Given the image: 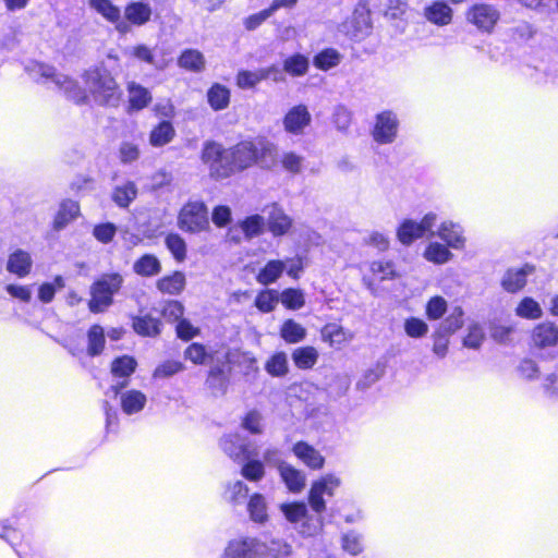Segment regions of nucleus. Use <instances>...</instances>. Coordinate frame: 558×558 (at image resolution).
I'll return each instance as SVG.
<instances>
[{
    "label": "nucleus",
    "mask_w": 558,
    "mask_h": 558,
    "mask_svg": "<svg viewBox=\"0 0 558 558\" xmlns=\"http://www.w3.org/2000/svg\"><path fill=\"white\" fill-rule=\"evenodd\" d=\"M202 159L210 177L220 180L254 163L269 168L276 161V148L266 142H236L232 148L226 149L219 142H207Z\"/></svg>",
    "instance_id": "obj_1"
},
{
    "label": "nucleus",
    "mask_w": 558,
    "mask_h": 558,
    "mask_svg": "<svg viewBox=\"0 0 558 558\" xmlns=\"http://www.w3.org/2000/svg\"><path fill=\"white\" fill-rule=\"evenodd\" d=\"M124 278L120 272L100 275L90 284V298L87 306L90 313H104L113 304V296L123 287Z\"/></svg>",
    "instance_id": "obj_2"
},
{
    "label": "nucleus",
    "mask_w": 558,
    "mask_h": 558,
    "mask_svg": "<svg viewBox=\"0 0 558 558\" xmlns=\"http://www.w3.org/2000/svg\"><path fill=\"white\" fill-rule=\"evenodd\" d=\"M179 229L185 233L198 234L210 230L209 211L205 202L189 199L177 216Z\"/></svg>",
    "instance_id": "obj_3"
},
{
    "label": "nucleus",
    "mask_w": 558,
    "mask_h": 558,
    "mask_svg": "<svg viewBox=\"0 0 558 558\" xmlns=\"http://www.w3.org/2000/svg\"><path fill=\"white\" fill-rule=\"evenodd\" d=\"M85 85L95 101L99 104H116L120 99L119 85L106 69L96 68L87 71Z\"/></svg>",
    "instance_id": "obj_4"
},
{
    "label": "nucleus",
    "mask_w": 558,
    "mask_h": 558,
    "mask_svg": "<svg viewBox=\"0 0 558 558\" xmlns=\"http://www.w3.org/2000/svg\"><path fill=\"white\" fill-rule=\"evenodd\" d=\"M465 19L477 31L492 33L500 19V13L494 5L475 3L466 10Z\"/></svg>",
    "instance_id": "obj_5"
},
{
    "label": "nucleus",
    "mask_w": 558,
    "mask_h": 558,
    "mask_svg": "<svg viewBox=\"0 0 558 558\" xmlns=\"http://www.w3.org/2000/svg\"><path fill=\"white\" fill-rule=\"evenodd\" d=\"M558 345V326L545 320L536 324L530 331L529 347L532 351H545Z\"/></svg>",
    "instance_id": "obj_6"
},
{
    "label": "nucleus",
    "mask_w": 558,
    "mask_h": 558,
    "mask_svg": "<svg viewBox=\"0 0 558 558\" xmlns=\"http://www.w3.org/2000/svg\"><path fill=\"white\" fill-rule=\"evenodd\" d=\"M40 75L47 80H51L66 95L68 98L76 104H83L87 99L86 90L81 88L76 82L64 74H57L54 70L48 65H38Z\"/></svg>",
    "instance_id": "obj_7"
},
{
    "label": "nucleus",
    "mask_w": 558,
    "mask_h": 558,
    "mask_svg": "<svg viewBox=\"0 0 558 558\" xmlns=\"http://www.w3.org/2000/svg\"><path fill=\"white\" fill-rule=\"evenodd\" d=\"M369 275L363 276V284L372 292H377V284L400 277L392 260H373L368 266Z\"/></svg>",
    "instance_id": "obj_8"
},
{
    "label": "nucleus",
    "mask_w": 558,
    "mask_h": 558,
    "mask_svg": "<svg viewBox=\"0 0 558 558\" xmlns=\"http://www.w3.org/2000/svg\"><path fill=\"white\" fill-rule=\"evenodd\" d=\"M340 485V480L332 474H327L313 482L308 492V504L316 513L326 510L324 495L332 496L333 489Z\"/></svg>",
    "instance_id": "obj_9"
},
{
    "label": "nucleus",
    "mask_w": 558,
    "mask_h": 558,
    "mask_svg": "<svg viewBox=\"0 0 558 558\" xmlns=\"http://www.w3.org/2000/svg\"><path fill=\"white\" fill-rule=\"evenodd\" d=\"M137 361L134 356L123 354L114 357L110 364V373L114 378H122L123 380L111 386V391L118 396L122 389L129 385V378L135 373Z\"/></svg>",
    "instance_id": "obj_10"
},
{
    "label": "nucleus",
    "mask_w": 558,
    "mask_h": 558,
    "mask_svg": "<svg viewBox=\"0 0 558 558\" xmlns=\"http://www.w3.org/2000/svg\"><path fill=\"white\" fill-rule=\"evenodd\" d=\"M260 549L259 538L239 537L228 543L221 558H259Z\"/></svg>",
    "instance_id": "obj_11"
},
{
    "label": "nucleus",
    "mask_w": 558,
    "mask_h": 558,
    "mask_svg": "<svg viewBox=\"0 0 558 558\" xmlns=\"http://www.w3.org/2000/svg\"><path fill=\"white\" fill-rule=\"evenodd\" d=\"M88 4L96 13L102 16L107 22L114 25L119 34H128V23L121 15V10L111 0H89Z\"/></svg>",
    "instance_id": "obj_12"
},
{
    "label": "nucleus",
    "mask_w": 558,
    "mask_h": 558,
    "mask_svg": "<svg viewBox=\"0 0 558 558\" xmlns=\"http://www.w3.org/2000/svg\"><path fill=\"white\" fill-rule=\"evenodd\" d=\"M398 114L392 110H383L374 118L373 135L375 140H391L398 136Z\"/></svg>",
    "instance_id": "obj_13"
},
{
    "label": "nucleus",
    "mask_w": 558,
    "mask_h": 558,
    "mask_svg": "<svg viewBox=\"0 0 558 558\" xmlns=\"http://www.w3.org/2000/svg\"><path fill=\"white\" fill-rule=\"evenodd\" d=\"M155 287L162 295H180L186 288V276L182 270H172L159 277Z\"/></svg>",
    "instance_id": "obj_14"
},
{
    "label": "nucleus",
    "mask_w": 558,
    "mask_h": 558,
    "mask_svg": "<svg viewBox=\"0 0 558 558\" xmlns=\"http://www.w3.org/2000/svg\"><path fill=\"white\" fill-rule=\"evenodd\" d=\"M163 328L162 320L150 313L132 316L133 331L144 338H157Z\"/></svg>",
    "instance_id": "obj_15"
},
{
    "label": "nucleus",
    "mask_w": 558,
    "mask_h": 558,
    "mask_svg": "<svg viewBox=\"0 0 558 558\" xmlns=\"http://www.w3.org/2000/svg\"><path fill=\"white\" fill-rule=\"evenodd\" d=\"M424 19L433 25L444 27L453 20L452 8L444 1H433L423 8Z\"/></svg>",
    "instance_id": "obj_16"
},
{
    "label": "nucleus",
    "mask_w": 558,
    "mask_h": 558,
    "mask_svg": "<svg viewBox=\"0 0 558 558\" xmlns=\"http://www.w3.org/2000/svg\"><path fill=\"white\" fill-rule=\"evenodd\" d=\"M535 267L531 264H524L521 268H509L506 270L501 287L509 293H518L526 286V277L534 272Z\"/></svg>",
    "instance_id": "obj_17"
},
{
    "label": "nucleus",
    "mask_w": 558,
    "mask_h": 558,
    "mask_svg": "<svg viewBox=\"0 0 558 558\" xmlns=\"http://www.w3.org/2000/svg\"><path fill=\"white\" fill-rule=\"evenodd\" d=\"M319 333L323 342L335 349H340L353 339V333L338 323H326Z\"/></svg>",
    "instance_id": "obj_18"
},
{
    "label": "nucleus",
    "mask_w": 558,
    "mask_h": 558,
    "mask_svg": "<svg viewBox=\"0 0 558 558\" xmlns=\"http://www.w3.org/2000/svg\"><path fill=\"white\" fill-rule=\"evenodd\" d=\"M292 452L311 470H322L325 465L324 456L306 441H296L292 447Z\"/></svg>",
    "instance_id": "obj_19"
},
{
    "label": "nucleus",
    "mask_w": 558,
    "mask_h": 558,
    "mask_svg": "<svg viewBox=\"0 0 558 558\" xmlns=\"http://www.w3.org/2000/svg\"><path fill=\"white\" fill-rule=\"evenodd\" d=\"M81 215L80 203L71 198L62 199L52 220V229L61 231Z\"/></svg>",
    "instance_id": "obj_20"
},
{
    "label": "nucleus",
    "mask_w": 558,
    "mask_h": 558,
    "mask_svg": "<svg viewBox=\"0 0 558 558\" xmlns=\"http://www.w3.org/2000/svg\"><path fill=\"white\" fill-rule=\"evenodd\" d=\"M151 7L145 2H130L125 5L122 19L128 23L129 33L132 26H142L150 21Z\"/></svg>",
    "instance_id": "obj_21"
},
{
    "label": "nucleus",
    "mask_w": 558,
    "mask_h": 558,
    "mask_svg": "<svg viewBox=\"0 0 558 558\" xmlns=\"http://www.w3.org/2000/svg\"><path fill=\"white\" fill-rule=\"evenodd\" d=\"M33 268V259L27 251L16 248L7 260V270L17 278L27 277Z\"/></svg>",
    "instance_id": "obj_22"
},
{
    "label": "nucleus",
    "mask_w": 558,
    "mask_h": 558,
    "mask_svg": "<svg viewBox=\"0 0 558 558\" xmlns=\"http://www.w3.org/2000/svg\"><path fill=\"white\" fill-rule=\"evenodd\" d=\"M231 367L215 365L209 368L206 377V386L214 395H225L229 386Z\"/></svg>",
    "instance_id": "obj_23"
},
{
    "label": "nucleus",
    "mask_w": 558,
    "mask_h": 558,
    "mask_svg": "<svg viewBox=\"0 0 558 558\" xmlns=\"http://www.w3.org/2000/svg\"><path fill=\"white\" fill-rule=\"evenodd\" d=\"M311 122V113L304 105H298L291 108L283 120L287 131L299 134Z\"/></svg>",
    "instance_id": "obj_24"
},
{
    "label": "nucleus",
    "mask_w": 558,
    "mask_h": 558,
    "mask_svg": "<svg viewBox=\"0 0 558 558\" xmlns=\"http://www.w3.org/2000/svg\"><path fill=\"white\" fill-rule=\"evenodd\" d=\"M132 269L140 277L151 278L161 272L162 266L155 254L145 253L134 260Z\"/></svg>",
    "instance_id": "obj_25"
},
{
    "label": "nucleus",
    "mask_w": 558,
    "mask_h": 558,
    "mask_svg": "<svg viewBox=\"0 0 558 558\" xmlns=\"http://www.w3.org/2000/svg\"><path fill=\"white\" fill-rule=\"evenodd\" d=\"M278 471L282 482L291 493H300L305 487V475L299 469L281 462Z\"/></svg>",
    "instance_id": "obj_26"
},
{
    "label": "nucleus",
    "mask_w": 558,
    "mask_h": 558,
    "mask_svg": "<svg viewBox=\"0 0 558 558\" xmlns=\"http://www.w3.org/2000/svg\"><path fill=\"white\" fill-rule=\"evenodd\" d=\"M119 395L121 409L128 415L141 412L146 405V395L141 390L130 389Z\"/></svg>",
    "instance_id": "obj_27"
},
{
    "label": "nucleus",
    "mask_w": 558,
    "mask_h": 558,
    "mask_svg": "<svg viewBox=\"0 0 558 558\" xmlns=\"http://www.w3.org/2000/svg\"><path fill=\"white\" fill-rule=\"evenodd\" d=\"M286 263L281 259H270L259 269L255 279L263 286L275 283L284 272Z\"/></svg>",
    "instance_id": "obj_28"
},
{
    "label": "nucleus",
    "mask_w": 558,
    "mask_h": 558,
    "mask_svg": "<svg viewBox=\"0 0 558 558\" xmlns=\"http://www.w3.org/2000/svg\"><path fill=\"white\" fill-rule=\"evenodd\" d=\"M269 232L274 236H282L292 228V219L280 208H274L267 218Z\"/></svg>",
    "instance_id": "obj_29"
},
{
    "label": "nucleus",
    "mask_w": 558,
    "mask_h": 558,
    "mask_svg": "<svg viewBox=\"0 0 558 558\" xmlns=\"http://www.w3.org/2000/svg\"><path fill=\"white\" fill-rule=\"evenodd\" d=\"M344 32L354 38L366 35L371 28L369 15L364 10L354 11L350 21L343 25Z\"/></svg>",
    "instance_id": "obj_30"
},
{
    "label": "nucleus",
    "mask_w": 558,
    "mask_h": 558,
    "mask_svg": "<svg viewBox=\"0 0 558 558\" xmlns=\"http://www.w3.org/2000/svg\"><path fill=\"white\" fill-rule=\"evenodd\" d=\"M87 355L90 357L100 355L106 347L105 330L99 324L92 325L87 330Z\"/></svg>",
    "instance_id": "obj_31"
},
{
    "label": "nucleus",
    "mask_w": 558,
    "mask_h": 558,
    "mask_svg": "<svg viewBox=\"0 0 558 558\" xmlns=\"http://www.w3.org/2000/svg\"><path fill=\"white\" fill-rule=\"evenodd\" d=\"M292 361L299 369H311L318 361V351L313 345H303L292 351Z\"/></svg>",
    "instance_id": "obj_32"
},
{
    "label": "nucleus",
    "mask_w": 558,
    "mask_h": 558,
    "mask_svg": "<svg viewBox=\"0 0 558 558\" xmlns=\"http://www.w3.org/2000/svg\"><path fill=\"white\" fill-rule=\"evenodd\" d=\"M259 544L262 545L259 558H287L291 554V546L282 539H259Z\"/></svg>",
    "instance_id": "obj_33"
},
{
    "label": "nucleus",
    "mask_w": 558,
    "mask_h": 558,
    "mask_svg": "<svg viewBox=\"0 0 558 558\" xmlns=\"http://www.w3.org/2000/svg\"><path fill=\"white\" fill-rule=\"evenodd\" d=\"M178 64L184 70L199 73L205 70L206 59L204 54L197 49H185L180 54Z\"/></svg>",
    "instance_id": "obj_34"
},
{
    "label": "nucleus",
    "mask_w": 558,
    "mask_h": 558,
    "mask_svg": "<svg viewBox=\"0 0 558 558\" xmlns=\"http://www.w3.org/2000/svg\"><path fill=\"white\" fill-rule=\"evenodd\" d=\"M280 337L284 342L294 344L303 341L306 338V329L292 318L282 322L279 329Z\"/></svg>",
    "instance_id": "obj_35"
},
{
    "label": "nucleus",
    "mask_w": 558,
    "mask_h": 558,
    "mask_svg": "<svg viewBox=\"0 0 558 558\" xmlns=\"http://www.w3.org/2000/svg\"><path fill=\"white\" fill-rule=\"evenodd\" d=\"M247 512L250 519L258 524H264L268 521L267 504L265 497L260 493H254L250 496L247 501Z\"/></svg>",
    "instance_id": "obj_36"
},
{
    "label": "nucleus",
    "mask_w": 558,
    "mask_h": 558,
    "mask_svg": "<svg viewBox=\"0 0 558 558\" xmlns=\"http://www.w3.org/2000/svg\"><path fill=\"white\" fill-rule=\"evenodd\" d=\"M272 71H277V66L272 65L257 71H241L236 76V84L240 88H252L263 80L270 77Z\"/></svg>",
    "instance_id": "obj_37"
},
{
    "label": "nucleus",
    "mask_w": 558,
    "mask_h": 558,
    "mask_svg": "<svg viewBox=\"0 0 558 558\" xmlns=\"http://www.w3.org/2000/svg\"><path fill=\"white\" fill-rule=\"evenodd\" d=\"M129 105L133 110H141L148 106L151 95L147 88L135 83H128Z\"/></svg>",
    "instance_id": "obj_38"
},
{
    "label": "nucleus",
    "mask_w": 558,
    "mask_h": 558,
    "mask_svg": "<svg viewBox=\"0 0 558 558\" xmlns=\"http://www.w3.org/2000/svg\"><path fill=\"white\" fill-rule=\"evenodd\" d=\"M207 101L215 111L226 109L230 104V89L219 83L213 84L207 92Z\"/></svg>",
    "instance_id": "obj_39"
},
{
    "label": "nucleus",
    "mask_w": 558,
    "mask_h": 558,
    "mask_svg": "<svg viewBox=\"0 0 558 558\" xmlns=\"http://www.w3.org/2000/svg\"><path fill=\"white\" fill-rule=\"evenodd\" d=\"M165 245L177 263H183L187 257V245L185 240L175 232H169L165 236Z\"/></svg>",
    "instance_id": "obj_40"
},
{
    "label": "nucleus",
    "mask_w": 558,
    "mask_h": 558,
    "mask_svg": "<svg viewBox=\"0 0 558 558\" xmlns=\"http://www.w3.org/2000/svg\"><path fill=\"white\" fill-rule=\"evenodd\" d=\"M438 236L448 247L461 248L464 245V238L459 227L452 222H442L438 229Z\"/></svg>",
    "instance_id": "obj_41"
},
{
    "label": "nucleus",
    "mask_w": 558,
    "mask_h": 558,
    "mask_svg": "<svg viewBox=\"0 0 558 558\" xmlns=\"http://www.w3.org/2000/svg\"><path fill=\"white\" fill-rule=\"evenodd\" d=\"M515 315L529 319L536 320L543 316V310L537 301L531 296H524L515 306Z\"/></svg>",
    "instance_id": "obj_42"
},
{
    "label": "nucleus",
    "mask_w": 558,
    "mask_h": 558,
    "mask_svg": "<svg viewBox=\"0 0 558 558\" xmlns=\"http://www.w3.org/2000/svg\"><path fill=\"white\" fill-rule=\"evenodd\" d=\"M423 236L417 222L411 219L402 221L397 230V238L403 245H410Z\"/></svg>",
    "instance_id": "obj_43"
},
{
    "label": "nucleus",
    "mask_w": 558,
    "mask_h": 558,
    "mask_svg": "<svg viewBox=\"0 0 558 558\" xmlns=\"http://www.w3.org/2000/svg\"><path fill=\"white\" fill-rule=\"evenodd\" d=\"M283 71L291 76H303L307 73L310 68L308 59L301 54L294 53L283 60Z\"/></svg>",
    "instance_id": "obj_44"
},
{
    "label": "nucleus",
    "mask_w": 558,
    "mask_h": 558,
    "mask_svg": "<svg viewBox=\"0 0 558 558\" xmlns=\"http://www.w3.org/2000/svg\"><path fill=\"white\" fill-rule=\"evenodd\" d=\"M423 256L426 260L441 265L451 259L452 253L447 245L438 242H430L424 250Z\"/></svg>",
    "instance_id": "obj_45"
},
{
    "label": "nucleus",
    "mask_w": 558,
    "mask_h": 558,
    "mask_svg": "<svg viewBox=\"0 0 558 558\" xmlns=\"http://www.w3.org/2000/svg\"><path fill=\"white\" fill-rule=\"evenodd\" d=\"M265 369L272 377L286 376L289 372L286 353L279 351L270 355L265 363Z\"/></svg>",
    "instance_id": "obj_46"
},
{
    "label": "nucleus",
    "mask_w": 558,
    "mask_h": 558,
    "mask_svg": "<svg viewBox=\"0 0 558 558\" xmlns=\"http://www.w3.org/2000/svg\"><path fill=\"white\" fill-rule=\"evenodd\" d=\"M184 359L194 365H204L213 359V353L208 352L201 342H192L184 350Z\"/></svg>",
    "instance_id": "obj_47"
},
{
    "label": "nucleus",
    "mask_w": 558,
    "mask_h": 558,
    "mask_svg": "<svg viewBox=\"0 0 558 558\" xmlns=\"http://www.w3.org/2000/svg\"><path fill=\"white\" fill-rule=\"evenodd\" d=\"M342 60V56L332 48L325 49L314 57V65L322 70L328 71L336 68Z\"/></svg>",
    "instance_id": "obj_48"
},
{
    "label": "nucleus",
    "mask_w": 558,
    "mask_h": 558,
    "mask_svg": "<svg viewBox=\"0 0 558 558\" xmlns=\"http://www.w3.org/2000/svg\"><path fill=\"white\" fill-rule=\"evenodd\" d=\"M279 302V294L274 289L260 290L254 301V305L262 313L272 312Z\"/></svg>",
    "instance_id": "obj_49"
},
{
    "label": "nucleus",
    "mask_w": 558,
    "mask_h": 558,
    "mask_svg": "<svg viewBox=\"0 0 558 558\" xmlns=\"http://www.w3.org/2000/svg\"><path fill=\"white\" fill-rule=\"evenodd\" d=\"M464 325V312L461 306H454L449 315L444 319V322L439 325L438 329L441 332H447L449 335H453L458 330H460Z\"/></svg>",
    "instance_id": "obj_50"
},
{
    "label": "nucleus",
    "mask_w": 558,
    "mask_h": 558,
    "mask_svg": "<svg viewBox=\"0 0 558 558\" xmlns=\"http://www.w3.org/2000/svg\"><path fill=\"white\" fill-rule=\"evenodd\" d=\"M136 195L137 190L135 184L133 182H128L113 190L112 199L118 206L126 208L135 199Z\"/></svg>",
    "instance_id": "obj_51"
},
{
    "label": "nucleus",
    "mask_w": 558,
    "mask_h": 558,
    "mask_svg": "<svg viewBox=\"0 0 558 558\" xmlns=\"http://www.w3.org/2000/svg\"><path fill=\"white\" fill-rule=\"evenodd\" d=\"M264 218L258 215H251L240 221V228L246 239H253L260 235L264 231Z\"/></svg>",
    "instance_id": "obj_52"
},
{
    "label": "nucleus",
    "mask_w": 558,
    "mask_h": 558,
    "mask_svg": "<svg viewBox=\"0 0 558 558\" xmlns=\"http://www.w3.org/2000/svg\"><path fill=\"white\" fill-rule=\"evenodd\" d=\"M281 303L287 310L296 311L304 306V294L300 289L287 288L280 294Z\"/></svg>",
    "instance_id": "obj_53"
},
{
    "label": "nucleus",
    "mask_w": 558,
    "mask_h": 558,
    "mask_svg": "<svg viewBox=\"0 0 558 558\" xmlns=\"http://www.w3.org/2000/svg\"><path fill=\"white\" fill-rule=\"evenodd\" d=\"M241 475L250 482H259L265 476V465L259 460L251 459L242 465Z\"/></svg>",
    "instance_id": "obj_54"
},
{
    "label": "nucleus",
    "mask_w": 558,
    "mask_h": 558,
    "mask_svg": "<svg viewBox=\"0 0 558 558\" xmlns=\"http://www.w3.org/2000/svg\"><path fill=\"white\" fill-rule=\"evenodd\" d=\"M447 307V301L441 295H434L425 305V315L429 320H437L444 316Z\"/></svg>",
    "instance_id": "obj_55"
},
{
    "label": "nucleus",
    "mask_w": 558,
    "mask_h": 558,
    "mask_svg": "<svg viewBox=\"0 0 558 558\" xmlns=\"http://www.w3.org/2000/svg\"><path fill=\"white\" fill-rule=\"evenodd\" d=\"M185 368L181 361L166 360L160 363L154 371V378H168L171 377Z\"/></svg>",
    "instance_id": "obj_56"
},
{
    "label": "nucleus",
    "mask_w": 558,
    "mask_h": 558,
    "mask_svg": "<svg viewBox=\"0 0 558 558\" xmlns=\"http://www.w3.org/2000/svg\"><path fill=\"white\" fill-rule=\"evenodd\" d=\"M405 333L411 338H421L428 331L427 324L417 317H409L404 320Z\"/></svg>",
    "instance_id": "obj_57"
},
{
    "label": "nucleus",
    "mask_w": 558,
    "mask_h": 558,
    "mask_svg": "<svg viewBox=\"0 0 558 558\" xmlns=\"http://www.w3.org/2000/svg\"><path fill=\"white\" fill-rule=\"evenodd\" d=\"M282 509L287 519L293 523L301 521L307 515L306 505L302 501L286 504Z\"/></svg>",
    "instance_id": "obj_58"
},
{
    "label": "nucleus",
    "mask_w": 558,
    "mask_h": 558,
    "mask_svg": "<svg viewBox=\"0 0 558 558\" xmlns=\"http://www.w3.org/2000/svg\"><path fill=\"white\" fill-rule=\"evenodd\" d=\"M513 331L514 327L512 325H504L500 323H492L489 325L490 338L499 343H506L510 341Z\"/></svg>",
    "instance_id": "obj_59"
},
{
    "label": "nucleus",
    "mask_w": 558,
    "mask_h": 558,
    "mask_svg": "<svg viewBox=\"0 0 558 558\" xmlns=\"http://www.w3.org/2000/svg\"><path fill=\"white\" fill-rule=\"evenodd\" d=\"M128 53L141 62H145L150 65H155V53L154 49L147 45L140 44L129 49Z\"/></svg>",
    "instance_id": "obj_60"
},
{
    "label": "nucleus",
    "mask_w": 558,
    "mask_h": 558,
    "mask_svg": "<svg viewBox=\"0 0 558 558\" xmlns=\"http://www.w3.org/2000/svg\"><path fill=\"white\" fill-rule=\"evenodd\" d=\"M161 313L169 322L178 323L181 318H183L184 306L178 300H168L166 301Z\"/></svg>",
    "instance_id": "obj_61"
},
{
    "label": "nucleus",
    "mask_w": 558,
    "mask_h": 558,
    "mask_svg": "<svg viewBox=\"0 0 558 558\" xmlns=\"http://www.w3.org/2000/svg\"><path fill=\"white\" fill-rule=\"evenodd\" d=\"M0 536L4 538L9 544H11L12 547L22 545V531L10 523H5L0 526Z\"/></svg>",
    "instance_id": "obj_62"
},
{
    "label": "nucleus",
    "mask_w": 558,
    "mask_h": 558,
    "mask_svg": "<svg viewBox=\"0 0 558 558\" xmlns=\"http://www.w3.org/2000/svg\"><path fill=\"white\" fill-rule=\"evenodd\" d=\"M177 337L183 341H189L199 335V328L192 325L186 318H181L175 326Z\"/></svg>",
    "instance_id": "obj_63"
},
{
    "label": "nucleus",
    "mask_w": 558,
    "mask_h": 558,
    "mask_svg": "<svg viewBox=\"0 0 558 558\" xmlns=\"http://www.w3.org/2000/svg\"><path fill=\"white\" fill-rule=\"evenodd\" d=\"M484 341L482 328L474 324L469 327L468 333L463 338V345L470 349H478Z\"/></svg>",
    "instance_id": "obj_64"
}]
</instances>
